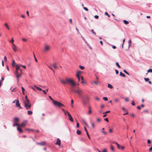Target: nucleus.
<instances>
[{
  "instance_id": "obj_1",
  "label": "nucleus",
  "mask_w": 152,
  "mask_h": 152,
  "mask_svg": "<svg viewBox=\"0 0 152 152\" xmlns=\"http://www.w3.org/2000/svg\"><path fill=\"white\" fill-rule=\"evenodd\" d=\"M66 81L67 83L70 84L71 86V88L72 87H74L76 85V84L74 80L71 79L66 78Z\"/></svg>"
},
{
  "instance_id": "obj_2",
  "label": "nucleus",
  "mask_w": 152,
  "mask_h": 152,
  "mask_svg": "<svg viewBox=\"0 0 152 152\" xmlns=\"http://www.w3.org/2000/svg\"><path fill=\"white\" fill-rule=\"evenodd\" d=\"M53 103L55 107H60L62 106L64 107L63 104L57 101H53Z\"/></svg>"
},
{
  "instance_id": "obj_3",
  "label": "nucleus",
  "mask_w": 152,
  "mask_h": 152,
  "mask_svg": "<svg viewBox=\"0 0 152 152\" xmlns=\"http://www.w3.org/2000/svg\"><path fill=\"white\" fill-rule=\"evenodd\" d=\"M71 91L75 93H76L79 95H80V93L82 92V91L80 89L78 88L77 90L75 89L74 87H72L71 89Z\"/></svg>"
},
{
  "instance_id": "obj_4",
  "label": "nucleus",
  "mask_w": 152,
  "mask_h": 152,
  "mask_svg": "<svg viewBox=\"0 0 152 152\" xmlns=\"http://www.w3.org/2000/svg\"><path fill=\"white\" fill-rule=\"evenodd\" d=\"M31 104H24V107L27 110L30 109L31 108Z\"/></svg>"
},
{
  "instance_id": "obj_5",
  "label": "nucleus",
  "mask_w": 152,
  "mask_h": 152,
  "mask_svg": "<svg viewBox=\"0 0 152 152\" xmlns=\"http://www.w3.org/2000/svg\"><path fill=\"white\" fill-rule=\"evenodd\" d=\"M66 113H67V114L68 116L69 117V119L72 122H73V119H72V118L70 115V113H69V112L66 111Z\"/></svg>"
},
{
  "instance_id": "obj_6",
  "label": "nucleus",
  "mask_w": 152,
  "mask_h": 152,
  "mask_svg": "<svg viewBox=\"0 0 152 152\" xmlns=\"http://www.w3.org/2000/svg\"><path fill=\"white\" fill-rule=\"evenodd\" d=\"M27 122V121H24L20 125V126L23 127L25 126L26 125Z\"/></svg>"
},
{
  "instance_id": "obj_7",
  "label": "nucleus",
  "mask_w": 152,
  "mask_h": 152,
  "mask_svg": "<svg viewBox=\"0 0 152 152\" xmlns=\"http://www.w3.org/2000/svg\"><path fill=\"white\" fill-rule=\"evenodd\" d=\"M12 49L13 51L15 52H16L17 51V47L16 45L14 43L12 44Z\"/></svg>"
},
{
  "instance_id": "obj_8",
  "label": "nucleus",
  "mask_w": 152,
  "mask_h": 152,
  "mask_svg": "<svg viewBox=\"0 0 152 152\" xmlns=\"http://www.w3.org/2000/svg\"><path fill=\"white\" fill-rule=\"evenodd\" d=\"M22 74V73L21 72V73H20L19 74H17L16 75V78L17 79V82L18 83L19 82V77H21V75Z\"/></svg>"
},
{
  "instance_id": "obj_9",
  "label": "nucleus",
  "mask_w": 152,
  "mask_h": 152,
  "mask_svg": "<svg viewBox=\"0 0 152 152\" xmlns=\"http://www.w3.org/2000/svg\"><path fill=\"white\" fill-rule=\"evenodd\" d=\"M50 49V47L49 46L46 45L45 46L44 51L45 52H47Z\"/></svg>"
},
{
  "instance_id": "obj_10",
  "label": "nucleus",
  "mask_w": 152,
  "mask_h": 152,
  "mask_svg": "<svg viewBox=\"0 0 152 152\" xmlns=\"http://www.w3.org/2000/svg\"><path fill=\"white\" fill-rule=\"evenodd\" d=\"M19 121V119L18 117L14 118L13 119V123H17Z\"/></svg>"
},
{
  "instance_id": "obj_11",
  "label": "nucleus",
  "mask_w": 152,
  "mask_h": 152,
  "mask_svg": "<svg viewBox=\"0 0 152 152\" xmlns=\"http://www.w3.org/2000/svg\"><path fill=\"white\" fill-rule=\"evenodd\" d=\"M16 105L17 107H19L20 109L22 108L20 106V104L19 103V101L18 100H17L16 101Z\"/></svg>"
},
{
  "instance_id": "obj_12",
  "label": "nucleus",
  "mask_w": 152,
  "mask_h": 152,
  "mask_svg": "<svg viewBox=\"0 0 152 152\" xmlns=\"http://www.w3.org/2000/svg\"><path fill=\"white\" fill-rule=\"evenodd\" d=\"M56 144L58 145L59 146L61 145V140L59 138H57Z\"/></svg>"
},
{
  "instance_id": "obj_13",
  "label": "nucleus",
  "mask_w": 152,
  "mask_h": 152,
  "mask_svg": "<svg viewBox=\"0 0 152 152\" xmlns=\"http://www.w3.org/2000/svg\"><path fill=\"white\" fill-rule=\"evenodd\" d=\"M16 70H18L20 71V72L21 73L22 72V70L20 69L19 66L18 65H17L16 66Z\"/></svg>"
},
{
  "instance_id": "obj_14",
  "label": "nucleus",
  "mask_w": 152,
  "mask_h": 152,
  "mask_svg": "<svg viewBox=\"0 0 152 152\" xmlns=\"http://www.w3.org/2000/svg\"><path fill=\"white\" fill-rule=\"evenodd\" d=\"M20 126H18L17 127V130L20 132L21 133L23 132L22 130L20 127Z\"/></svg>"
},
{
  "instance_id": "obj_15",
  "label": "nucleus",
  "mask_w": 152,
  "mask_h": 152,
  "mask_svg": "<svg viewBox=\"0 0 152 152\" xmlns=\"http://www.w3.org/2000/svg\"><path fill=\"white\" fill-rule=\"evenodd\" d=\"M115 144L116 145L118 148L119 149L121 148V146L118 144L117 142L115 143Z\"/></svg>"
},
{
  "instance_id": "obj_16",
  "label": "nucleus",
  "mask_w": 152,
  "mask_h": 152,
  "mask_svg": "<svg viewBox=\"0 0 152 152\" xmlns=\"http://www.w3.org/2000/svg\"><path fill=\"white\" fill-rule=\"evenodd\" d=\"M24 104H31L30 103V100L28 99H27V100H26V101H24Z\"/></svg>"
},
{
  "instance_id": "obj_17",
  "label": "nucleus",
  "mask_w": 152,
  "mask_h": 152,
  "mask_svg": "<svg viewBox=\"0 0 152 152\" xmlns=\"http://www.w3.org/2000/svg\"><path fill=\"white\" fill-rule=\"evenodd\" d=\"M14 123L13 124V127L15 126H18V127L20 126V125H19L18 123Z\"/></svg>"
},
{
  "instance_id": "obj_18",
  "label": "nucleus",
  "mask_w": 152,
  "mask_h": 152,
  "mask_svg": "<svg viewBox=\"0 0 152 152\" xmlns=\"http://www.w3.org/2000/svg\"><path fill=\"white\" fill-rule=\"evenodd\" d=\"M4 25L9 30H10V28H9V27L7 23H4Z\"/></svg>"
},
{
  "instance_id": "obj_19",
  "label": "nucleus",
  "mask_w": 152,
  "mask_h": 152,
  "mask_svg": "<svg viewBox=\"0 0 152 152\" xmlns=\"http://www.w3.org/2000/svg\"><path fill=\"white\" fill-rule=\"evenodd\" d=\"M60 81L61 82V83L63 84H65L67 83V82L66 81H64L61 79H60Z\"/></svg>"
},
{
  "instance_id": "obj_20",
  "label": "nucleus",
  "mask_w": 152,
  "mask_h": 152,
  "mask_svg": "<svg viewBox=\"0 0 152 152\" xmlns=\"http://www.w3.org/2000/svg\"><path fill=\"white\" fill-rule=\"evenodd\" d=\"M34 87H35V88L37 89V90H39V91H42V89L39 87H37L35 85H34Z\"/></svg>"
},
{
  "instance_id": "obj_21",
  "label": "nucleus",
  "mask_w": 152,
  "mask_h": 152,
  "mask_svg": "<svg viewBox=\"0 0 152 152\" xmlns=\"http://www.w3.org/2000/svg\"><path fill=\"white\" fill-rule=\"evenodd\" d=\"M120 75L121 76H123L124 77H126V75L124 73H123L121 72H120Z\"/></svg>"
},
{
  "instance_id": "obj_22",
  "label": "nucleus",
  "mask_w": 152,
  "mask_h": 152,
  "mask_svg": "<svg viewBox=\"0 0 152 152\" xmlns=\"http://www.w3.org/2000/svg\"><path fill=\"white\" fill-rule=\"evenodd\" d=\"M28 114L29 115H31L32 114L33 112L31 110H28L27 111Z\"/></svg>"
},
{
  "instance_id": "obj_23",
  "label": "nucleus",
  "mask_w": 152,
  "mask_h": 152,
  "mask_svg": "<svg viewBox=\"0 0 152 152\" xmlns=\"http://www.w3.org/2000/svg\"><path fill=\"white\" fill-rule=\"evenodd\" d=\"M81 72H82L80 71H77L76 72V76H79V74H80Z\"/></svg>"
},
{
  "instance_id": "obj_24",
  "label": "nucleus",
  "mask_w": 152,
  "mask_h": 152,
  "mask_svg": "<svg viewBox=\"0 0 152 152\" xmlns=\"http://www.w3.org/2000/svg\"><path fill=\"white\" fill-rule=\"evenodd\" d=\"M108 87L110 89H112L113 88V86L110 84H108Z\"/></svg>"
},
{
  "instance_id": "obj_25",
  "label": "nucleus",
  "mask_w": 152,
  "mask_h": 152,
  "mask_svg": "<svg viewBox=\"0 0 152 152\" xmlns=\"http://www.w3.org/2000/svg\"><path fill=\"white\" fill-rule=\"evenodd\" d=\"M14 74L15 75H16L17 74H19V71L16 70V71L14 72Z\"/></svg>"
},
{
  "instance_id": "obj_26",
  "label": "nucleus",
  "mask_w": 152,
  "mask_h": 152,
  "mask_svg": "<svg viewBox=\"0 0 152 152\" xmlns=\"http://www.w3.org/2000/svg\"><path fill=\"white\" fill-rule=\"evenodd\" d=\"M83 122L84 123V124H85V125L86 126H87V127H88V125L87 124V123H86V122L85 120L84 119H83Z\"/></svg>"
},
{
  "instance_id": "obj_27",
  "label": "nucleus",
  "mask_w": 152,
  "mask_h": 152,
  "mask_svg": "<svg viewBox=\"0 0 152 152\" xmlns=\"http://www.w3.org/2000/svg\"><path fill=\"white\" fill-rule=\"evenodd\" d=\"M131 42H132L131 40V39H130L128 42L129 46V47L131 45Z\"/></svg>"
},
{
  "instance_id": "obj_28",
  "label": "nucleus",
  "mask_w": 152,
  "mask_h": 152,
  "mask_svg": "<svg viewBox=\"0 0 152 152\" xmlns=\"http://www.w3.org/2000/svg\"><path fill=\"white\" fill-rule=\"evenodd\" d=\"M124 22L125 24L126 25L128 24L129 23V22L126 20H124Z\"/></svg>"
},
{
  "instance_id": "obj_29",
  "label": "nucleus",
  "mask_w": 152,
  "mask_h": 152,
  "mask_svg": "<svg viewBox=\"0 0 152 152\" xmlns=\"http://www.w3.org/2000/svg\"><path fill=\"white\" fill-rule=\"evenodd\" d=\"M77 134L79 135L81 133V131L78 130L77 131Z\"/></svg>"
},
{
  "instance_id": "obj_30",
  "label": "nucleus",
  "mask_w": 152,
  "mask_h": 152,
  "mask_svg": "<svg viewBox=\"0 0 152 152\" xmlns=\"http://www.w3.org/2000/svg\"><path fill=\"white\" fill-rule=\"evenodd\" d=\"M104 14L105 15H107L108 17H110V15L108 14L107 12H105Z\"/></svg>"
},
{
  "instance_id": "obj_31",
  "label": "nucleus",
  "mask_w": 152,
  "mask_h": 152,
  "mask_svg": "<svg viewBox=\"0 0 152 152\" xmlns=\"http://www.w3.org/2000/svg\"><path fill=\"white\" fill-rule=\"evenodd\" d=\"M110 149H111V150H112V151H114V148L113 146L112 145H111Z\"/></svg>"
},
{
  "instance_id": "obj_32",
  "label": "nucleus",
  "mask_w": 152,
  "mask_h": 152,
  "mask_svg": "<svg viewBox=\"0 0 152 152\" xmlns=\"http://www.w3.org/2000/svg\"><path fill=\"white\" fill-rule=\"evenodd\" d=\"M116 65L119 68H121V66L119 65V64L118 62H116Z\"/></svg>"
},
{
  "instance_id": "obj_33",
  "label": "nucleus",
  "mask_w": 152,
  "mask_h": 152,
  "mask_svg": "<svg viewBox=\"0 0 152 152\" xmlns=\"http://www.w3.org/2000/svg\"><path fill=\"white\" fill-rule=\"evenodd\" d=\"M79 67L81 69H82V70L83 69L85 68V67H84V66H81V65H80V66H79Z\"/></svg>"
},
{
  "instance_id": "obj_34",
  "label": "nucleus",
  "mask_w": 152,
  "mask_h": 152,
  "mask_svg": "<svg viewBox=\"0 0 152 152\" xmlns=\"http://www.w3.org/2000/svg\"><path fill=\"white\" fill-rule=\"evenodd\" d=\"M144 79L146 82L148 81L149 80V78H144Z\"/></svg>"
},
{
  "instance_id": "obj_35",
  "label": "nucleus",
  "mask_w": 152,
  "mask_h": 152,
  "mask_svg": "<svg viewBox=\"0 0 152 152\" xmlns=\"http://www.w3.org/2000/svg\"><path fill=\"white\" fill-rule=\"evenodd\" d=\"M123 72L125 73L126 74H127V75H129V73H128L126 71V70L125 69H124L123 70Z\"/></svg>"
},
{
  "instance_id": "obj_36",
  "label": "nucleus",
  "mask_w": 152,
  "mask_h": 152,
  "mask_svg": "<svg viewBox=\"0 0 152 152\" xmlns=\"http://www.w3.org/2000/svg\"><path fill=\"white\" fill-rule=\"evenodd\" d=\"M114 100L115 102H117L119 100L118 98H116Z\"/></svg>"
},
{
  "instance_id": "obj_37",
  "label": "nucleus",
  "mask_w": 152,
  "mask_h": 152,
  "mask_svg": "<svg viewBox=\"0 0 152 152\" xmlns=\"http://www.w3.org/2000/svg\"><path fill=\"white\" fill-rule=\"evenodd\" d=\"M45 142H42L40 143V145H45Z\"/></svg>"
},
{
  "instance_id": "obj_38",
  "label": "nucleus",
  "mask_w": 152,
  "mask_h": 152,
  "mask_svg": "<svg viewBox=\"0 0 152 152\" xmlns=\"http://www.w3.org/2000/svg\"><path fill=\"white\" fill-rule=\"evenodd\" d=\"M103 99L104 101H107L108 100V99L107 97H104Z\"/></svg>"
},
{
  "instance_id": "obj_39",
  "label": "nucleus",
  "mask_w": 152,
  "mask_h": 152,
  "mask_svg": "<svg viewBox=\"0 0 152 152\" xmlns=\"http://www.w3.org/2000/svg\"><path fill=\"white\" fill-rule=\"evenodd\" d=\"M53 66L54 67V68H55V69H57L58 68V67H57L56 64H53Z\"/></svg>"
},
{
  "instance_id": "obj_40",
  "label": "nucleus",
  "mask_w": 152,
  "mask_h": 152,
  "mask_svg": "<svg viewBox=\"0 0 152 152\" xmlns=\"http://www.w3.org/2000/svg\"><path fill=\"white\" fill-rule=\"evenodd\" d=\"M26 131H33L34 130L33 129H28V128L26 129Z\"/></svg>"
},
{
  "instance_id": "obj_41",
  "label": "nucleus",
  "mask_w": 152,
  "mask_h": 152,
  "mask_svg": "<svg viewBox=\"0 0 152 152\" xmlns=\"http://www.w3.org/2000/svg\"><path fill=\"white\" fill-rule=\"evenodd\" d=\"M148 72H152V69H149L148 71Z\"/></svg>"
},
{
  "instance_id": "obj_42",
  "label": "nucleus",
  "mask_w": 152,
  "mask_h": 152,
  "mask_svg": "<svg viewBox=\"0 0 152 152\" xmlns=\"http://www.w3.org/2000/svg\"><path fill=\"white\" fill-rule=\"evenodd\" d=\"M91 125L92 127L94 128L95 126H94V124L93 123H92V122H91Z\"/></svg>"
},
{
  "instance_id": "obj_43",
  "label": "nucleus",
  "mask_w": 152,
  "mask_h": 152,
  "mask_svg": "<svg viewBox=\"0 0 152 152\" xmlns=\"http://www.w3.org/2000/svg\"><path fill=\"white\" fill-rule=\"evenodd\" d=\"M86 134H87V135L88 137V138L90 139H91L90 137V136H89L88 132H86Z\"/></svg>"
},
{
  "instance_id": "obj_44",
  "label": "nucleus",
  "mask_w": 152,
  "mask_h": 152,
  "mask_svg": "<svg viewBox=\"0 0 152 152\" xmlns=\"http://www.w3.org/2000/svg\"><path fill=\"white\" fill-rule=\"evenodd\" d=\"M49 98L53 101H53H55V100H54L50 96H49Z\"/></svg>"
},
{
  "instance_id": "obj_45",
  "label": "nucleus",
  "mask_w": 152,
  "mask_h": 152,
  "mask_svg": "<svg viewBox=\"0 0 152 152\" xmlns=\"http://www.w3.org/2000/svg\"><path fill=\"white\" fill-rule=\"evenodd\" d=\"M62 110L64 112V113L65 115H66V111H65L63 109H62Z\"/></svg>"
},
{
  "instance_id": "obj_46",
  "label": "nucleus",
  "mask_w": 152,
  "mask_h": 152,
  "mask_svg": "<svg viewBox=\"0 0 152 152\" xmlns=\"http://www.w3.org/2000/svg\"><path fill=\"white\" fill-rule=\"evenodd\" d=\"M110 111L108 110V111H106L105 112L103 113V114H106V113H110Z\"/></svg>"
},
{
  "instance_id": "obj_47",
  "label": "nucleus",
  "mask_w": 152,
  "mask_h": 152,
  "mask_svg": "<svg viewBox=\"0 0 152 152\" xmlns=\"http://www.w3.org/2000/svg\"><path fill=\"white\" fill-rule=\"evenodd\" d=\"M83 9H84V10H85L86 11H88V9L87 8H86V7H83Z\"/></svg>"
},
{
  "instance_id": "obj_48",
  "label": "nucleus",
  "mask_w": 152,
  "mask_h": 152,
  "mask_svg": "<svg viewBox=\"0 0 152 152\" xmlns=\"http://www.w3.org/2000/svg\"><path fill=\"white\" fill-rule=\"evenodd\" d=\"M131 104L132 105H135V104L134 101H132Z\"/></svg>"
},
{
  "instance_id": "obj_49",
  "label": "nucleus",
  "mask_w": 152,
  "mask_h": 152,
  "mask_svg": "<svg viewBox=\"0 0 152 152\" xmlns=\"http://www.w3.org/2000/svg\"><path fill=\"white\" fill-rule=\"evenodd\" d=\"M91 31L92 33H93L94 34L96 35V33L94 31V30L93 29H92Z\"/></svg>"
},
{
  "instance_id": "obj_50",
  "label": "nucleus",
  "mask_w": 152,
  "mask_h": 152,
  "mask_svg": "<svg viewBox=\"0 0 152 152\" xmlns=\"http://www.w3.org/2000/svg\"><path fill=\"white\" fill-rule=\"evenodd\" d=\"M94 17L96 19H98L99 18V16L97 15H95Z\"/></svg>"
},
{
  "instance_id": "obj_51",
  "label": "nucleus",
  "mask_w": 152,
  "mask_h": 152,
  "mask_svg": "<svg viewBox=\"0 0 152 152\" xmlns=\"http://www.w3.org/2000/svg\"><path fill=\"white\" fill-rule=\"evenodd\" d=\"M104 120L107 122H108L109 121L108 119L107 118H104Z\"/></svg>"
},
{
  "instance_id": "obj_52",
  "label": "nucleus",
  "mask_w": 152,
  "mask_h": 152,
  "mask_svg": "<svg viewBox=\"0 0 152 152\" xmlns=\"http://www.w3.org/2000/svg\"><path fill=\"white\" fill-rule=\"evenodd\" d=\"M77 127V128H79V123L77 121V124L76 125Z\"/></svg>"
},
{
  "instance_id": "obj_53",
  "label": "nucleus",
  "mask_w": 152,
  "mask_h": 152,
  "mask_svg": "<svg viewBox=\"0 0 152 152\" xmlns=\"http://www.w3.org/2000/svg\"><path fill=\"white\" fill-rule=\"evenodd\" d=\"M43 93L45 94H46L47 93H46V91L45 90H42Z\"/></svg>"
},
{
  "instance_id": "obj_54",
  "label": "nucleus",
  "mask_w": 152,
  "mask_h": 152,
  "mask_svg": "<svg viewBox=\"0 0 152 152\" xmlns=\"http://www.w3.org/2000/svg\"><path fill=\"white\" fill-rule=\"evenodd\" d=\"M147 142L148 144H150L151 143V141L150 140H147Z\"/></svg>"
},
{
  "instance_id": "obj_55",
  "label": "nucleus",
  "mask_w": 152,
  "mask_h": 152,
  "mask_svg": "<svg viewBox=\"0 0 152 152\" xmlns=\"http://www.w3.org/2000/svg\"><path fill=\"white\" fill-rule=\"evenodd\" d=\"M125 101L126 102H129V99L127 98H126L125 99Z\"/></svg>"
},
{
  "instance_id": "obj_56",
  "label": "nucleus",
  "mask_w": 152,
  "mask_h": 152,
  "mask_svg": "<svg viewBox=\"0 0 152 152\" xmlns=\"http://www.w3.org/2000/svg\"><path fill=\"white\" fill-rule=\"evenodd\" d=\"M10 42L12 43H13L14 42V40L13 39V38H12L11 40L10 41Z\"/></svg>"
},
{
  "instance_id": "obj_57",
  "label": "nucleus",
  "mask_w": 152,
  "mask_h": 152,
  "mask_svg": "<svg viewBox=\"0 0 152 152\" xmlns=\"http://www.w3.org/2000/svg\"><path fill=\"white\" fill-rule=\"evenodd\" d=\"M115 72H116V74H118V70H116V69H115Z\"/></svg>"
},
{
  "instance_id": "obj_58",
  "label": "nucleus",
  "mask_w": 152,
  "mask_h": 152,
  "mask_svg": "<svg viewBox=\"0 0 152 152\" xmlns=\"http://www.w3.org/2000/svg\"><path fill=\"white\" fill-rule=\"evenodd\" d=\"M15 64V61L14 60H13L12 61V65L13 66L14 64Z\"/></svg>"
},
{
  "instance_id": "obj_59",
  "label": "nucleus",
  "mask_w": 152,
  "mask_h": 152,
  "mask_svg": "<svg viewBox=\"0 0 152 152\" xmlns=\"http://www.w3.org/2000/svg\"><path fill=\"white\" fill-rule=\"evenodd\" d=\"M102 152H107V150L106 149H103V150L102 151Z\"/></svg>"
},
{
  "instance_id": "obj_60",
  "label": "nucleus",
  "mask_w": 152,
  "mask_h": 152,
  "mask_svg": "<svg viewBox=\"0 0 152 152\" xmlns=\"http://www.w3.org/2000/svg\"><path fill=\"white\" fill-rule=\"evenodd\" d=\"M91 113V109H90V110H89L88 113L89 114H90Z\"/></svg>"
},
{
  "instance_id": "obj_61",
  "label": "nucleus",
  "mask_w": 152,
  "mask_h": 152,
  "mask_svg": "<svg viewBox=\"0 0 152 152\" xmlns=\"http://www.w3.org/2000/svg\"><path fill=\"white\" fill-rule=\"evenodd\" d=\"M76 76L78 78V80L79 81L80 80V76Z\"/></svg>"
},
{
  "instance_id": "obj_62",
  "label": "nucleus",
  "mask_w": 152,
  "mask_h": 152,
  "mask_svg": "<svg viewBox=\"0 0 152 152\" xmlns=\"http://www.w3.org/2000/svg\"><path fill=\"white\" fill-rule=\"evenodd\" d=\"M84 129H85V131L87 132H88V130H87V129H86V128L85 127H84Z\"/></svg>"
},
{
  "instance_id": "obj_63",
  "label": "nucleus",
  "mask_w": 152,
  "mask_h": 152,
  "mask_svg": "<svg viewBox=\"0 0 152 152\" xmlns=\"http://www.w3.org/2000/svg\"><path fill=\"white\" fill-rule=\"evenodd\" d=\"M2 66H4V62L3 60L2 61Z\"/></svg>"
},
{
  "instance_id": "obj_64",
  "label": "nucleus",
  "mask_w": 152,
  "mask_h": 152,
  "mask_svg": "<svg viewBox=\"0 0 152 152\" xmlns=\"http://www.w3.org/2000/svg\"><path fill=\"white\" fill-rule=\"evenodd\" d=\"M21 88H22V91H24L25 89L23 87H21Z\"/></svg>"
}]
</instances>
